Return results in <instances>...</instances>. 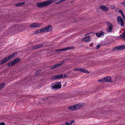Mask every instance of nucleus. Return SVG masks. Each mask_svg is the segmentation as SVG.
Listing matches in <instances>:
<instances>
[{
  "instance_id": "58836bf2",
  "label": "nucleus",
  "mask_w": 125,
  "mask_h": 125,
  "mask_svg": "<svg viewBox=\"0 0 125 125\" xmlns=\"http://www.w3.org/2000/svg\"><path fill=\"white\" fill-rule=\"evenodd\" d=\"M74 122V120H72V121H71L70 122V124H72Z\"/></svg>"
},
{
  "instance_id": "4c0bfd02",
  "label": "nucleus",
  "mask_w": 125,
  "mask_h": 125,
  "mask_svg": "<svg viewBox=\"0 0 125 125\" xmlns=\"http://www.w3.org/2000/svg\"><path fill=\"white\" fill-rule=\"evenodd\" d=\"M0 125H5V123L2 122L0 124Z\"/></svg>"
},
{
  "instance_id": "b1692460",
  "label": "nucleus",
  "mask_w": 125,
  "mask_h": 125,
  "mask_svg": "<svg viewBox=\"0 0 125 125\" xmlns=\"http://www.w3.org/2000/svg\"><path fill=\"white\" fill-rule=\"evenodd\" d=\"M5 85V83H2L0 84V89H1Z\"/></svg>"
},
{
  "instance_id": "49530a36",
  "label": "nucleus",
  "mask_w": 125,
  "mask_h": 125,
  "mask_svg": "<svg viewBox=\"0 0 125 125\" xmlns=\"http://www.w3.org/2000/svg\"><path fill=\"white\" fill-rule=\"evenodd\" d=\"M66 83H65V84L63 85V86H65V84H66Z\"/></svg>"
},
{
  "instance_id": "f257e3e1",
  "label": "nucleus",
  "mask_w": 125,
  "mask_h": 125,
  "mask_svg": "<svg viewBox=\"0 0 125 125\" xmlns=\"http://www.w3.org/2000/svg\"><path fill=\"white\" fill-rule=\"evenodd\" d=\"M53 1V0H50L38 2L36 3V5L40 8L45 7L52 4Z\"/></svg>"
},
{
  "instance_id": "a878e982",
  "label": "nucleus",
  "mask_w": 125,
  "mask_h": 125,
  "mask_svg": "<svg viewBox=\"0 0 125 125\" xmlns=\"http://www.w3.org/2000/svg\"><path fill=\"white\" fill-rule=\"evenodd\" d=\"M32 48L34 49H38L37 48V45L33 46H32Z\"/></svg>"
},
{
  "instance_id": "6e6552de",
  "label": "nucleus",
  "mask_w": 125,
  "mask_h": 125,
  "mask_svg": "<svg viewBox=\"0 0 125 125\" xmlns=\"http://www.w3.org/2000/svg\"><path fill=\"white\" fill-rule=\"evenodd\" d=\"M117 20L118 22V24L120 25L121 26H124V23L123 20L122 18L120 16L118 17Z\"/></svg>"
},
{
  "instance_id": "bb28decb",
  "label": "nucleus",
  "mask_w": 125,
  "mask_h": 125,
  "mask_svg": "<svg viewBox=\"0 0 125 125\" xmlns=\"http://www.w3.org/2000/svg\"><path fill=\"white\" fill-rule=\"evenodd\" d=\"M118 12L119 13H120L122 15V16H123L124 15L122 11L121 10H119Z\"/></svg>"
},
{
  "instance_id": "ea45409f",
  "label": "nucleus",
  "mask_w": 125,
  "mask_h": 125,
  "mask_svg": "<svg viewBox=\"0 0 125 125\" xmlns=\"http://www.w3.org/2000/svg\"><path fill=\"white\" fill-rule=\"evenodd\" d=\"M115 8V7L114 6H112L111 7V8L113 9H114Z\"/></svg>"
},
{
  "instance_id": "9b49d317",
  "label": "nucleus",
  "mask_w": 125,
  "mask_h": 125,
  "mask_svg": "<svg viewBox=\"0 0 125 125\" xmlns=\"http://www.w3.org/2000/svg\"><path fill=\"white\" fill-rule=\"evenodd\" d=\"M9 61L7 58H3L1 60L0 62V65H2V64L4 63Z\"/></svg>"
},
{
  "instance_id": "a18cd8bd",
  "label": "nucleus",
  "mask_w": 125,
  "mask_h": 125,
  "mask_svg": "<svg viewBox=\"0 0 125 125\" xmlns=\"http://www.w3.org/2000/svg\"><path fill=\"white\" fill-rule=\"evenodd\" d=\"M89 33L87 34H86V35H85V36H86V35H89V34H90V33Z\"/></svg>"
},
{
  "instance_id": "4468645a",
  "label": "nucleus",
  "mask_w": 125,
  "mask_h": 125,
  "mask_svg": "<svg viewBox=\"0 0 125 125\" xmlns=\"http://www.w3.org/2000/svg\"><path fill=\"white\" fill-rule=\"evenodd\" d=\"M82 40L84 41L85 42H89L90 40V36H87L82 39Z\"/></svg>"
},
{
  "instance_id": "c9c22d12",
  "label": "nucleus",
  "mask_w": 125,
  "mask_h": 125,
  "mask_svg": "<svg viewBox=\"0 0 125 125\" xmlns=\"http://www.w3.org/2000/svg\"><path fill=\"white\" fill-rule=\"evenodd\" d=\"M55 65V68L58 67L59 66L58 64H56Z\"/></svg>"
},
{
  "instance_id": "473e14b6",
  "label": "nucleus",
  "mask_w": 125,
  "mask_h": 125,
  "mask_svg": "<svg viewBox=\"0 0 125 125\" xmlns=\"http://www.w3.org/2000/svg\"><path fill=\"white\" fill-rule=\"evenodd\" d=\"M48 99V98H44L42 99L43 100L46 101Z\"/></svg>"
},
{
  "instance_id": "f03ea898",
  "label": "nucleus",
  "mask_w": 125,
  "mask_h": 125,
  "mask_svg": "<svg viewBox=\"0 0 125 125\" xmlns=\"http://www.w3.org/2000/svg\"><path fill=\"white\" fill-rule=\"evenodd\" d=\"M20 60V59L19 58H17L13 61L8 62L7 64V65L9 66H12L19 62Z\"/></svg>"
},
{
  "instance_id": "f704fd0d",
  "label": "nucleus",
  "mask_w": 125,
  "mask_h": 125,
  "mask_svg": "<svg viewBox=\"0 0 125 125\" xmlns=\"http://www.w3.org/2000/svg\"><path fill=\"white\" fill-rule=\"evenodd\" d=\"M100 44H98L96 46V49H98L100 47Z\"/></svg>"
},
{
  "instance_id": "de8ad7c7",
  "label": "nucleus",
  "mask_w": 125,
  "mask_h": 125,
  "mask_svg": "<svg viewBox=\"0 0 125 125\" xmlns=\"http://www.w3.org/2000/svg\"><path fill=\"white\" fill-rule=\"evenodd\" d=\"M68 68H71V66H69Z\"/></svg>"
},
{
  "instance_id": "2eb2a0df",
  "label": "nucleus",
  "mask_w": 125,
  "mask_h": 125,
  "mask_svg": "<svg viewBox=\"0 0 125 125\" xmlns=\"http://www.w3.org/2000/svg\"><path fill=\"white\" fill-rule=\"evenodd\" d=\"M68 109L73 111L77 110V109L76 108V107L75 106V105L69 106L68 108Z\"/></svg>"
},
{
  "instance_id": "aec40b11",
  "label": "nucleus",
  "mask_w": 125,
  "mask_h": 125,
  "mask_svg": "<svg viewBox=\"0 0 125 125\" xmlns=\"http://www.w3.org/2000/svg\"><path fill=\"white\" fill-rule=\"evenodd\" d=\"M81 72L84 73H87L90 72L91 71L88 72V71L84 69L81 68Z\"/></svg>"
},
{
  "instance_id": "a19ab883",
  "label": "nucleus",
  "mask_w": 125,
  "mask_h": 125,
  "mask_svg": "<svg viewBox=\"0 0 125 125\" xmlns=\"http://www.w3.org/2000/svg\"><path fill=\"white\" fill-rule=\"evenodd\" d=\"M122 16L123 17L124 19V20H125V16L124 15Z\"/></svg>"
},
{
  "instance_id": "6ab92c4d",
  "label": "nucleus",
  "mask_w": 125,
  "mask_h": 125,
  "mask_svg": "<svg viewBox=\"0 0 125 125\" xmlns=\"http://www.w3.org/2000/svg\"><path fill=\"white\" fill-rule=\"evenodd\" d=\"M25 4V2H22L18 3L15 4V6L16 7H19L20 6L24 5Z\"/></svg>"
},
{
  "instance_id": "e433bc0d",
  "label": "nucleus",
  "mask_w": 125,
  "mask_h": 125,
  "mask_svg": "<svg viewBox=\"0 0 125 125\" xmlns=\"http://www.w3.org/2000/svg\"><path fill=\"white\" fill-rule=\"evenodd\" d=\"M65 124L67 125H69L70 124H70V123H69V122L67 121L66 122H65Z\"/></svg>"
},
{
  "instance_id": "cd10ccee",
  "label": "nucleus",
  "mask_w": 125,
  "mask_h": 125,
  "mask_svg": "<svg viewBox=\"0 0 125 125\" xmlns=\"http://www.w3.org/2000/svg\"><path fill=\"white\" fill-rule=\"evenodd\" d=\"M61 2L60 0H55V3L56 4H57Z\"/></svg>"
},
{
  "instance_id": "39448f33",
  "label": "nucleus",
  "mask_w": 125,
  "mask_h": 125,
  "mask_svg": "<svg viewBox=\"0 0 125 125\" xmlns=\"http://www.w3.org/2000/svg\"><path fill=\"white\" fill-rule=\"evenodd\" d=\"M44 32H50L51 31L52 29V26L51 25H49L45 27L42 28Z\"/></svg>"
},
{
  "instance_id": "79ce46f5",
  "label": "nucleus",
  "mask_w": 125,
  "mask_h": 125,
  "mask_svg": "<svg viewBox=\"0 0 125 125\" xmlns=\"http://www.w3.org/2000/svg\"><path fill=\"white\" fill-rule=\"evenodd\" d=\"M123 4L124 6L125 7V2L123 3Z\"/></svg>"
},
{
  "instance_id": "f3484780",
  "label": "nucleus",
  "mask_w": 125,
  "mask_h": 125,
  "mask_svg": "<svg viewBox=\"0 0 125 125\" xmlns=\"http://www.w3.org/2000/svg\"><path fill=\"white\" fill-rule=\"evenodd\" d=\"M42 29L43 28H42L40 29H38L35 31V33L36 34H37L39 33L44 32L43 30Z\"/></svg>"
},
{
  "instance_id": "20e7f679",
  "label": "nucleus",
  "mask_w": 125,
  "mask_h": 125,
  "mask_svg": "<svg viewBox=\"0 0 125 125\" xmlns=\"http://www.w3.org/2000/svg\"><path fill=\"white\" fill-rule=\"evenodd\" d=\"M61 82L56 83V84L53 86H51V89L53 90H54V89H60L61 87Z\"/></svg>"
},
{
  "instance_id": "dca6fc26",
  "label": "nucleus",
  "mask_w": 125,
  "mask_h": 125,
  "mask_svg": "<svg viewBox=\"0 0 125 125\" xmlns=\"http://www.w3.org/2000/svg\"><path fill=\"white\" fill-rule=\"evenodd\" d=\"M96 36L98 37H99L101 36L102 35H104V33L102 31H101L100 32H97L95 33Z\"/></svg>"
},
{
  "instance_id": "72a5a7b5",
  "label": "nucleus",
  "mask_w": 125,
  "mask_h": 125,
  "mask_svg": "<svg viewBox=\"0 0 125 125\" xmlns=\"http://www.w3.org/2000/svg\"><path fill=\"white\" fill-rule=\"evenodd\" d=\"M94 91V90H93L91 91H88L87 92L89 94H91V93H93Z\"/></svg>"
},
{
  "instance_id": "393cba45",
  "label": "nucleus",
  "mask_w": 125,
  "mask_h": 125,
  "mask_svg": "<svg viewBox=\"0 0 125 125\" xmlns=\"http://www.w3.org/2000/svg\"><path fill=\"white\" fill-rule=\"evenodd\" d=\"M81 68H76L74 69V71H79L81 72Z\"/></svg>"
},
{
  "instance_id": "412c9836",
  "label": "nucleus",
  "mask_w": 125,
  "mask_h": 125,
  "mask_svg": "<svg viewBox=\"0 0 125 125\" xmlns=\"http://www.w3.org/2000/svg\"><path fill=\"white\" fill-rule=\"evenodd\" d=\"M121 37L125 40V31L122 34L120 35Z\"/></svg>"
},
{
  "instance_id": "5701e85b",
  "label": "nucleus",
  "mask_w": 125,
  "mask_h": 125,
  "mask_svg": "<svg viewBox=\"0 0 125 125\" xmlns=\"http://www.w3.org/2000/svg\"><path fill=\"white\" fill-rule=\"evenodd\" d=\"M75 106L76 107V108L77 109V110L81 108V107L80 106V105L79 104H77L75 105Z\"/></svg>"
},
{
  "instance_id": "2f4dec72",
  "label": "nucleus",
  "mask_w": 125,
  "mask_h": 125,
  "mask_svg": "<svg viewBox=\"0 0 125 125\" xmlns=\"http://www.w3.org/2000/svg\"><path fill=\"white\" fill-rule=\"evenodd\" d=\"M79 104L80 105V106L81 107V108L83 106L85 105V104L84 103H83L81 104Z\"/></svg>"
},
{
  "instance_id": "7ed1b4c3",
  "label": "nucleus",
  "mask_w": 125,
  "mask_h": 125,
  "mask_svg": "<svg viewBox=\"0 0 125 125\" xmlns=\"http://www.w3.org/2000/svg\"><path fill=\"white\" fill-rule=\"evenodd\" d=\"M111 77H110L107 76L104 77V78L101 79L100 80H98V82H112V80H111Z\"/></svg>"
},
{
  "instance_id": "4be33fe9",
  "label": "nucleus",
  "mask_w": 125,
  "mask_h": 125,
  "mask_svg": "<svg viewBox=\"0 0 125 125\" xmlns=\"http://www.w3.org/2000/svg\"><path fill=\"white\" fill-rule=\"evenodd\" d=\"M69 60V59H67V60L66 59V60H63L62 61H61L60 62V63L58 64L59 66H61L63 64H64V61L65 60Z\"/></svg>"
},
{
  "instance_id": "423d86ee",
  "label": "nucleus",
  "mask_w": 125,
  "mask_h": 125,
  "mask_svg": "<svg viewBox=\"0 0 125 125\" xmlns=\"http://www.w3.org/2000/svg\"><path fill=\"white\" fill-rule=\"evenodd\" d=\"M125 49V45H123L115 47L114 48V49L113 50H114L115 51H118Z\"/></svg>"
},
{
  "instance_id": "f8f14e48",
  "label": "nucleus",
  "mask_w": 125,
  "mask_h": 125,
  "mask_svg": "<svg viewBox=\"0 0 125 125\" xmlns=\"http://www.w3.org/2000/svg\"><path fill=\"white\" fill-rule=\"evenodd\" d=\"M72 49V48L71 47H68L66 48L65 49H60L56 50L55 51V52H57L60 51H64L66 50H70Z\"/></svg>"
},
{
  "instance_id": "a211bd4d",
  "label": "nucleus",
  "mask_w": 125,
  "mask_h": 125,
  "mask_svg": "<svg viewBox=\"0 0 125 125\" xmlns=\"http://www.w3.org/2000/svg\"><path fill=\"white\" fill-rule=\"evenodd\" d=\"M15 53L14 52L13 54L8 56V57L7 58L8 61H9L11 59L14 57L15 56Z\"/></svg>"
},
{
  "instance_id": "7c9ffc66",
  "label": "nucleus",
  "mask_w": 125,
  "mask_h": 125,
  "mask_svg": "<svg viewBox=\"0 0 125 125\" xmlns=\"http://www.w3.org/2000/svg\"><path fill=\"white\" fill-rule=\"evenodd\" d=\"M41 71V70H37L36 73V74H39V72H40Z\"/></svg>"
},
{
  "instance_id": "c85d7f7f",
  "label": "nucleus",
  "mask_w": 125,
  "mask_h": 125,
  "mask_svg": "<svg viewBox=\"0 0 125 125\" xmlns=\"http://www.w3.org/2000/svg\"><path fill=\"white\" fill-rule=\"evenodd\" d=\"M42 45H43V44H42L39 45H37L38 49L41 48V47H42Z\"/></svg>"
},
{
  "instance_id": "37998d69",
  "label": "nucleus",
  "mask_w": 125,
  "mask_h": 125,
  "mask_svg": "<svg viewBox=\"0 0 125 125\" xmlns=\"http://www.w3.org/2000/svg\"><path fill=\"white\" fill-rule=\"evenodd\" d=\"M64 77H63V78L65 77H66V76H67V75L66 74H64Z\"/></svg>"
},
{
  "instance_id": "ddd939ff",
  "label": "nucleus",
  "mask_w": 125,
  "mask_h": 125,
  "mask_svg": "<svg viewBox=\"0 0 125 125\" xmlns=\"http://www.w3.org/2000/svg\"><path fill=\"white\" fill-rule=\"evenodd\" d=\"M100 8L101 9L104 11H107L109 10V9L104 6H101L100 7Z\"/></svg>"
},
{
  "instance_id": "9d476101",
  "label": "nucleus",
  "mask_w": 125,
  "mask_h": 125,
  "mask_svg": "<svg viewBox=\"0 0 125 125\" xmlns=\"http://www.w3.org/2000/svg\"><path fill=\"white\" fill-rule=\"evenodd\" d=\"M42 24L38 23H33L30 25L31 28H36L40 27L42 25Z\"/></svg>"
},
{
  "instance_id": "1a4fd4ad",
  "label": "nucleus",
  "mask_w": 125,
  "mask_h": 125,
  "mask_svg": "<svg viewBox=\"0 0 125 125\" xmlns=\"http://www.w3.org/2000/svg\"><path fill=\"white\" fill-rule=\"evenodd\" d=\"M107 23L108 28L107 29V31L108 32H110L112 30L113 26L111 23L109 22H107Z\"/></svg>"
},
{
  "instance_id": "c756f323",
  "label": "nucleus",
  "mask_w": 125,
  "mask_h": 125,
  "mask_svg": "<svg viewBox=\"0 0 125 125\" xmlns=\"http://www.w3.org/2000/svg\"><path fill=\"white\" fill-rule=\"evenodd\" d=\"M50 67V69H53L55 68L54 65L51 66Z\"/></svg>"
},
{
  "instance_id": "0eeeda50",
  "label": "nucleus",
  "mask_w": 125,
  "mask_h": 125,
  "mask_svg": "<svg viewBox=\"0 0 125 125\" xmlns=\"http://www.w3.org/2000/svg\"><path fill=\"white\" fill-rule=\"evenodd\" d=\"M63 77L62 74L56 75H53L51 77V79L53 80H56L57 79L62 78Z\"/></svg>"
},
{
  "instance_id": "c03bdc74",
  "label": "nucleus",
  "mask_w": 125,
  "mask_h": 125,
  "mask_svg": "<svg viewBox=\"0 0 125 125\" xmlns=\"http://www.w3.org/2000/svg\"><path fill=\"white\" fill-rule=\"evenodd\" d=\"M61 2H62L63 1H65V0H60Z\"/></svg>"
}]
</instances>
